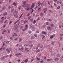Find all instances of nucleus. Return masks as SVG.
<instances>
[{"mask_svg":"<svg viewBox=\"0 0 63 63\" xmlns=\"http://www.w3.org/2000/svg\"><path fill=\"white\" fill-rule=\"evenodd\" d=\"M5 58V57H1V58L0 59L1 60H3Z\"/></svg>","mask_w":63,"mask_h":63,"instance_id":"obj_12","label":"nucleus"},{"mask_svg":"<svg viewBox=\"0 0 63 63\" xmlns=\"http://www.w3.org/2000/svg\"><path fill=\"white\" fill-rule=\"evenodd\" d=\"M28 22V20H25L24 22V23L25 24V23H26V22Z\"/></svg>","mask_w":63,"mask_h":63,"instance_id":"obj_11","label":"nucleus"},{"mask_svg":"<svg viewBox=\"0 0 63 63\" xmlns=\"http://www.w3.org/2000/svg\"><path fill=\"white\" fill-rule=\"evenodd\" d=\"M6 26V25L5 24L3 26V28H5V26Z\"/></svg>","mask_w":63,"mask_h":63,"instance_id":"obj_56","label":"nucleus"},{"mask_svg":"<svg viewBox=\"0 0 63 63\" xmlns=\"http://www.w3.org/2000/svg\"><path fill=\"white\" fill-rule=\"evenodd\" d=\"M3 45H2V47H4V45H5V43H3Z\"/></svg>","mask_w":63,"mask_h":63,"instance_id":"obj_50","label":"nucleus"},{"mask_svg":"<svg viewBox=\"0 0 63 63\" xmlns=\"http://www.w3.org/2000/svg\"><path fill=\"white\" fill-rule=\"evenodd\" d=\"M30 15V13H28V14L27 15V16H29Z\"/></svg>","mask_w":63,"mask_h":63,"instance_id":"obj_62","label":"nucleus"},{"mask_svg":"<svg viewBox=\"0 0 63 63\" xmlns=\"http://www.w3.org/2000/svg\"><path fill=\"white\" fill-rule=\"evenodd\" d=\"M60 8V6H59L58 7H57V9H59Z\"/></svg>","mask_w":63,"mask_h":63,"instance_id":"obj_39","label":"nucleus"},{"mask_svg":"<svg viewBox=\"0 0 63 63\" xmlns=\"http://www.w3.org/2000/svg\"><path fill=\"white\" fill-rule=\"evenodd\" d=\"M8 22L7 20H5L4 21V24H8Z\"/></svg>","mask_w":63,"mask_h":63,"instance_id":"obj_7","label":"nucleus"},{"mask_svg":"<svg viewBox=\"0 0 63 63\" xmlns=\"http://www.w3.org/2000/svg\"><path fill=\"white\" fill-rule=\"evenodd\" d=\"M4 17H3L1 18V19L0 20V22L1 23H2L3 22V21H4Z\"/></svg>","mask_w":63,"mask_h":63,"instance_id":"obj_4","label":"nucleus"},{"mask_svg":"<svg viewBox=\"0 0 63 63\" xmlns=\"http://www.w3.org/2000/svg\"><path fill=\"white\" fill-rule=\"evenodd\" d=\"M34 36L35 37H37V35L36 34H34Z\"/></svg>","mask_w":63,"mask_h":63,"instance_id":"obj_38","label":"nucleus"},{"mask_svg":"<svg viewBox=\"0 0 63 63\" xmlns=\"http://www.w3.org/2000/svg\"><path fill=\"white\" fill-rule=\"evenodd\" d=\"M33 8V7L32 6H31V8H30L31 10H32V8Z\"/></svg>","mask_w":63,"mask_h":63,"instance_id":"obj_55","label":"nucleus"},{"mask_svg":"<svg viewBox=\"0 0 63 63\" xmlns=\"http://www.w3.org/2000/svg\"><path fill=\"white\" fill-rule=\"evenodd\" d=\"M49 12H50L51 13H53L52 11H51V10H49Z\"/></svg>","mask_w":63,"mask_h":63,"instance_id":"obj_43","label":"nucleus"},{"mask_svg":"<svg viewBox=\"0 0 63 63\" xmlns=\"http://www.w3.org/2000/svg\"><path fill=\"white\" fill-rule=\"evenodd\" d=\"M19 21V20H17L14 23V24H16L17 23V22H18Z\"/></svg>","mask_w":63,"mask_h":63,"instance_id":"obj_33","label":"nucleus"},{"mask_svg":"<svg viewBox=\"0 0 63 63\" xmlns=\"http://www.w3.org/2000/svg\"><path fill=\"white\" fill-rule=\"evenodd\" d=\"M47 8H46L45 9H43V11H47Z\"/></svg>","mask_w":63,"mask_h":63,"instance_id":"obj_20","label":"nucleus"},{"mask_svg":"<svg viewBox=\"0 0 63 63\" xmlns=\"http://www.w3.org/2000/svg\"><path fill=\"white\" fill-rule=\"evenodd\" d=\"M18 12V11H16V10H15V11L14 12V13L13 14V15L14 16L16 17V16H17V14H17Z\"/></svg>","mask_w":63,"mask_h":63,"instance_id":"obj_2","label":"nucleus"},{"mask_svg":"<svg viewBox=\"0 0 63 63\" xmlns=\"http://www.w3.org/2000/svg\"><path fill=\"white\" fill-rule=\"evenodd\" d=\"M46 25H48L49 24V23L48 22H47L46 23Z\"/></svg>","mask_w":63,"mask_h":63,"instance_id":"obj_53","label":"nucleus"},{"mask_svg":"<svg viewBox=\"0 0 63 63\" xmlns=\"http://www.w3.org/2000/svg\"><path fill=\"white\" fill-rule=\"evenodd\" d=\"M21 40H22V39L21 38H20L19 39V42H21Z\"/></svg>","mask_w":63,"mask_h":63,"instance_id":"obj_22","label":"nucleus"},{"mask_svg":"<svg viewBox=\"0 0 63 63\" xmlns=\"http://www.w3.org/2000/svg\"><path fill=\"white\" fill-rule=\"evenodd\" d=\"M54 35H51L50 36V39H52L53 38V37L54 36Z\"/></svg>","mask_w":63,"mask_h":63,"instance_id":"obj_6","label":"nucleus"},{"mask_svg":"<svg viewBox=\"0 0 63 63\" xmlns=\"http://www.w3.org/2000/svg\"><path fill=\"white\" fill-rule=\"evenodd\" d=\"M40 51V50L39 49H38L36 51V52H39Z\"/></svg>","mask_w":63,"mask_h":63,"instance_id":"obj_36","label":"nucleus"},{"mask_svg":"<svg viewBox=\"0 0 63 63\" xmlns=\"http://www.w3.org/2000/svg\"><path fill=\"white\" fill-rule=\"evenodd\" d=\"M44 61H40L41 63H43L44 62Z\"/></svg>","mask_w":63,"mask_h":63,"instance_id":"obj_58","label":"nucleus"},{"mask_svg":"<svg viewBox=\"0 0 63 63\" xmlns=\"http://www.w3.org/2000/svg\"><path fill=\"white\" fill-rule=\"evenodd\" d=\"M21 9V6H20L18 8V10H20Z\"/></svg>","mask_w":63,"mask_h":63,"instance_id":"obj_35","label":"nucleus"},{"mask_svg":"<svg viewBox=\"0 0 63 63\" xmlns=\"http://www.w3.org/2000/svg\"><path fill=\"white\" fill-rule=\"evenodd\" d=\"M30 4H27L25 5V10L26 11H29L30 10Z\"/></svg>","mask_w":63,"mask_h":63,"instance_id":"obj_1","label":"nucleus"},{"mask_svg":"<svg viewBox=\"0 0 63 63\" xmlns=\"http://www.w3.org/2000/svg\"><path fill=\"white\" fill-rule=\"evenodd\" d=\"M54 42L53 41H52L51 42V44L52 45H54Z\"/></svg>","mask_w":63,"mask_h":63,"instance_id":"obj_25","label":"nucleus"},{"mask_svg":"<svg viewBox=\"0 0 63 63\" xmlns=\"http://www.w3.org/2000/svg\"><path fill=\"white\" fill-rule=\"evenodd\" d=\"M33 18H32L31 19H30V21H32L33 22V21H32V20H33Z\"/></svg>","mask_w":63,"mask_h":63,"instance_id":"obj_41","label":"nucleus"},{"mask_svg":"<svg viewBox=\"0 0 63 63\" xmlns=\"http://www.w3.org/2000/svg\"><path fill=\"white\" fill-rule=\"evenodd\" d=\"M3 38V37L2 36H1L0 37V40H1V39H2Z\"/></svg>","mask_w":63,"mask_h":63,"instance_id":"obj_54","label":"nucleus"},{"mask_svg":"<svg viewBox=\"0 0 63 63\" xmlns=\"http://www.w3.org/2000/svg\"><path fill=\"white\" fill-rule=\"evenodd\" d=\"M47 29L48 30H52V28L49 27H47Z\"/></svg>","mask_w":63,"mask_h":63,"instance_id":"obj_5","label":"nucleus"},{"mask_svg":"<svg viewBox=\"0 0 63 63\" xmlns=\"http://www.w3.org/2000/svg\"><path fill=\"white\" fill-rule=\"evenodd\" d=\"M52 60V59H47V61H51V60Z\"/></svg>","mask_w":63,"mask_h":63,"instance_id":"obj_10","label":"nucleus"},{"mask_svg":"<svg viewBox=\"0 0 63 63\" xmlns=\"http://www.w3.org/2000/svg\"><path fill=\"white\" fill-rule=\"evenodd\" d=\"M14 10H15V9H14V8L12 9L11 10V12L12 13H13V12H14Z\"/></svg>","mask_w":63,"mask_h":63,"instance_id":"obj_18","label":"nucleus"},{"mask_svg":"<svg viewBox=\"0 0 63 63\" xmlns=\"http://www.w3.org/2000/svg\"><path fill=\"white\" fill-rule=\"evenodd\" d=\"M16 26L15 28L14 29V30H16L17 29V27H16Z\"/></svg>","mask_w":63,"mask_h":63,"instance_id":"obj_29","label":"nucleus"},{"mask_svg":"<svg viewBox=\"0 0 63 63\" xmlns=\"http://www.w3.org/2000/svg\"><path fill=\"white\" fill-rule=\"evenodd\" d=\"M28 50V48H25V50Z\"/></svg>","mask_w":63,"mask_h":63,"instance_id":"obj_49","label":"nucleus"},{"mask_svg":"<svg viewBox=\"0 0 63 63\" xmlns=\"http://www.w3.org/2000/svg\"><path fill=\"white\" fill-rule=\"evenodd\" d=\"M12 23V21H11L9 23V25H11Z\"/></svg>","mask_w":63,"mask_h":63,"instance_id":"obj_32","label":"nucleus"},{"mask_svg":"<svg viewBox=\"0 0 63 63\" xmlns=\"http://www.w3.org/2000/svg\"><path fill=\"white\" fill-rule=\"evenodd\" d=\"M60 56H61V55H60V54H57V56L60 57Z\"/></svg>","mask_w":63,"mask_h":63,"instance_id":"obj_14","label":"nucleus"},{"mask_svg":"<svg viewBox=\"0 0 63 63\" xmlns=\"http://www.w3.org/2000/svg\"><path fill=\"white\" fill-rule=\"evenodd\" d=\"M40 19V17H38V19L36 20V21H38Z\"/></svg>","mask_w":63,"mask_h":63,"instance_id":"obj_45","label":"nucleus"},{"mask_svg":"<svg viewBox=\"0 0 63 63\" xmlns=\"http://www.w3.org/2000/svg\"><path fill=\"white\" fill-rule=\"evenodd\" d=\"M13 5H14V6H16V3L14 2L13 4Z\"/></svg>","mask_w":63,"mask_h":63,"instance_id":"obj_24","label":"nucleus"},{"mask_svg":"<svg viewBox=\"0 0 63 63\" xmlns=\"http://www.w3.org/2000/svg\"><path fill=\"white\" fill-rule=\"evenodd\" d=\"M28 46V44H25L24 45V46H25V47H26V46Z\"/></svg>","mask_w":63,"mask_h":63,"instance_id":"obj_59","label":"nucleus"},{"mask_svg":"<svg viewBox=\"0 0 63 63\" xmlns=\"http://www.w3.org/2000/svg\"><path fill=\"white\" fill-rule=\"evenodd\" d=\"M31 38L32 39H34L35 38V37L34 36H32Z\"/></svg>","mask_w":63,"mask_h":63,"instance_id":"obj_26","label":"nucleus"},{"mask_svg":"<svg viewBox=\"0 0 63 63\" xmlns=\"http://www.w3.org/2000/svg\"><path fill=\"white\" fill-rule=\"evenodd\" d=\"M5 49H6V47H4L3 48V49H2V50H5Z\"/></svg>","mask_w":63,"mask_h":63,"instance_id":"obj_44","label":"nucleus"},{"mask_svg":"<svg viewBox=\"0 0 63 63\" xmlns=\"http://www.w3.org/2000/svg\"><path fill=\"white\" fill-rule=\"evenodd\" d=\"M63 36V34H60V36H61L62 37Z\"/></svg>","mask_w":63,"mask_h":63,"instance_id":"obj_51","label":"nucleus"},{"mask_svg":"<svg viewBox=\"0 0 63 63\" xmlns=\"http://www.w3.org/2000/svg\"><path fill=\"white\" fill-rule=\"evenodd\" d=\"M5 9H6V7L5 6H3V7L2 8V10H4Z\"/></svg>","mask_w":63,"mask_h":63,"instance_id":"obj_13","label":"nucleus"},{"mask_svg":"<svg viewBox=\"0 0 63 63\" xmlns=\"http://www.w3.org/2000/svg\"><path fill=\"white\" fill-rule=\"evenodd\" d=\"M40 5H41V2H40L39 1L38 3L37 4V5H38V6H40Z\"/></svg>","mask_w":63,"mask_h":63,"instance_id":"obj_8","label":"nucleus"},{"mask_svg":"<svg viewBox=\"0 0 63 63\" xmlns=\"http://www.w3.org/2000/svg\"><path fill=\"white\" fill-rule=\"evenodd\" d=\"M23 15V14H22L19 17V18H20L22 16V15Z\"/></svg>","mask_w":63,"mask_h":63,"instance_id":"obj_34","label":"nucleus"},{"mask_svg":"<svg viewBox=\"0 0 63 63\" xmlns=\"http://www.w3.org/2000/svg\"><path fill=\"white\" fill-rule=\"evenodd\" d=\"M47 3L48 5H50V3H49V1H48Z\"/></svg>","mask_w":63,"mask_h":63,"instance_id":"obj_52","label":"nucleus"},{"mask_svg":"<svg viewBox=\"0 0 63 63\" xmlns=\"http://www.w3.org/2000/svg\"><path fill=\"white\" fill-rule=\"evenodd\" d=\"M28 33H29V34H31V31H29L28 32Z\"/></svg>","mask_w":63,"mask_h":63,"instance_id":"obj_42","label":"nucleus"},{"mask_svg":"<svg viewBox=\"0 0 63 63\" xmlns=\"http://www.w3.org/2000/svg\"><path fill=\"white\" fill-rule=\"evenodd\" d=\"M40 46H41V44L39 43L37 46V47H40Z\"/></svg>","mask_w":63,"mask_h":63,"instance_id":"obj_21","label":"nucleus"},{"mask_svg":"<svg viewBox=\"0 0 63 63\" xmlns=\"http://www.w3.org/2000/svg\"><path fill=\"white\" fill-rule=\"evenodd\" d=\"M41 9V7H38V11H40Z\"/></svg>","mask_w":63,"mask_h":63,"instance_id":"obj_28","label":"nucleus"},{"mask_svg":"<svg viewBox=\"0 0 63 63\" xmlns=\"http://www.w3.org/2000/svg\"><path fill=\"white\" fill-rule=\"evenodd\" d=\"M10 17H8L7 18V19H10Z\"/></svg>","mask_w":63,"mask_h":63,"instance_id":"obj_61","label":"nucleus"},{"mask_svg":"<svg viewBox=\"0 0 63 63\" xmlns=\"http://www.w3.org/2000/svg\"><path fill=\"white\" fill-rule=\"evenodd\" d=\"M36 58L37 60H40V59L39 58L36 57Z\"/></svg>","mask_w":63,"mask_h":63,"instance_id":"obj_23","label":"nucleus"},{"mask_svg":"<svg viewBox=\"0 0 63 63\" xmlns=\"http://www.w3.org/2000/svg\"><path fill=\"white\" fill-rule=\"evenodd\" d=\"M54 5L55 6H56V4L55 3H54Z\"/></svg>","mask_w":63,"mask_h":63,"instance_id":"obj_64","label":"nucleus"},{"mask_svg":"<svg viewBox=\"0 0 63 63\" xmlns=\"http://www.w3.org/2000/svg\"><path fill=\"white\" fill-rule=\"evenodd\" d=\"M25 26V29H23L22 30V31H25L27 29V28H28V25H26Z\"/></svg>","mask_w":63,"mask_h":63,"instance_id":"obj_3","label":"nucleus"},{"mask_svg":"<svg viewBox=\"0 0 63 63\" xmlns=\"http://www.w3.org/2000/svg\"><path fill=\"white\" fill-rule=\"evenodd\" d=\"M40 47L41 48H44V47L43 45H41Z\"/></svg>","mask_w":63,"mask_h":63,"instance_id":"obj_40","label":"nucleus"},{"mask_svg":"<svg viewBox=\"0 0 63 63\" xmlns=\"http://www.w3.org/2000/svg\"><path fill=\"white\" fill-rule=\"evenodd\" d=\"M35 5V3H33L32 5V7H34Z\"/></svg>","mask_w":63,"mask_h":63,"instance_id":"obj_16","label":"nucleus"},{"mask_svg":"<svg viewBox=\"0 0 63 63\" xmlns=\"http://www.w3.org/2000/svg\"><path fill=\"white\" fill-rule=\"evenodd\" d=\"M8 14V13L7 12H5V13H4L3 14V16H6V15Z\"/></svg>","mask_w":63,"mask_h":63,"instance_id":"obj_17","label":"nucleus"},{"mask_svg":"<svg viewBox=\"0 0 63 63\" xmlns=\"http://www.w3.org/2000/svg\"><path fill=\"white\" fill-rule=\"evenodd\" d=\"M22 6L23 7H25V6L24 5H22Z\"/></svg>","mask_w":63,"mask_h":63,"instance_id":"obj_63","label":"nucleus"},{"mask_svg":"<svg viewBox=\"0 0 63 63\" xmlns=\"http://www.w3.org/2000/svg\"><path fill=\"white\" fill-rule=\"evenodd\" d=\"M28 43H33V42H32V41H29L28 42Z\"/></svg>","mask_w":63,"mask_h":63,"instance_id":"obj_30","label":"nucleus"},{"mask_svg":"<svg viewBox=\"0 0 63 63\" xmlns=\"http://www.w3.org/2000/svg\"><path fill=\"white\" fill-rule=\"evenodd\" d=\"M23 4L24 5H25L26 4V1H24L23 2Z\"/></svg>","mask_w":63,"mask_h":63,"instance_id":"obj_31","label":"nucleus"},{"mask_svg":"<svg viewBox=\"0 0 63 63\" xmlns=\"http://www.w3.org/2000/svg\"><path fill=\"white\" fill-rule=\"evenodd\" d=\"M49 25H50L51 27H53L54 26V24H49Z\"/></svg>","mask_w":63,"mask_h":63,"instance_id":"obj_15","label":"nucleus"},{"mask_svg":"<svg viewBox=\"0 0 63 63\" xmlns=\"http://www.w3.org/2000/svg\"><path fill=\"white\" fill-rule=\"evenodd\" d=\"M36 32L37 33H39V31H37Z\"/></svg>","mask_w":63,"mask_h":63,"instance_id":"obj_57","label":"nucleus"},{"mask_svg":"<svg viewBox=\"0 0 63 63\" xmlns=\"http://www.w3.org/2000/svg\"><path fill=\"white\" fill-rule=\"evenodd\" d=\"M25 63L27 62H28V60L26 59L25 61Z\"/></svg>","mask_w":63,"mask_h":63,"instance_id":"obj_48","label":"nucleus"},{"mask_svg":"<svg viewBox=\"0 0 63 63\" xmlns=\"http://www.w3.org/2000/svg\"><path fill=\"white\" fill-rule=\"evenodd\" d=\"M43 13L41 12L40 13V16H43Z\"/></svg>","mask_w":63,"mask_h":63,"instance_id":"obj_27","label":"nucleus"},{"mask_svg":"<svg viewBox=\"0 0 63 63\" xmlns=\"http://www.w3.org/2000/svg\"><path fill=\"white\" fill-rule=\"evenodd\" d=\"M15 55L16 56H17V55H18V54L17 53H16L15 54Z\"/></svg>","mask_w":63,"mask_h":63,"instance_id":"obj_37","label":"nucleus"},{"mask_svg":"<svg viewBox=\"0 0 63 63\" xmlns=\"http://www.w3.org/2000/svg\"><path fill=\"white\" fill-rule=\"evenodd\" d=\"M42 33L43 34H44V35H46L47 33L46 32H45L44 31H42Z\"/></svg>","mask_w":63,"mask_h":63,"instance_id":"obj_9","label":"nucleus"},{"mask_svg":"<svg viewBox=\"0 0 63 63\" xmlns=\"http://www.w3.org/2000/svg\"><path fill=\"white\" fill-rule=\"evenodd\" d=\"M33 22L34 23H36V20H34Z\"/></svg>","mask_w":63,"mask_h":63,"instance_id":"obj_60","label":"nucleus"},{"mask_svg":"<svg viewBox=\"0 0 63 63\" xmlns=\"http://www.w3.org/2000/svg\"><path fill=\"white\" fill-rule=\"evenodd\" d=\"M9 49L10 51H12V49L11 48H10Z\"/></svg>","mask_w":63,"mask_h":63,"instance_id":"obj_46","label":"nucleus"},{"mask_svg":"<svg viewBox=\"0 0 63 63\" xmlns=\"http://www.w3.org/2000/svg\"><path fill=\"white\" fill-rule=\"evenodd\" d=\"M14 35L15 36H17V34L16 33H14Z\"/></svg>","mask_w":63,"mask_h":63,"instance_id":"obj_47","label":"nucleus"},{"mask_svg":"<svg viewBox=\"0 0 63 63\" xmlns=\"http://www.w3.org/2000/svg\"><path fill=\"white\" fill-rule=\"evenodd\" d=\"M58 60H59V59H58V58H56L55 59V61H58Z\"/></svg>","mask_w":63,"mask_h":63,"instance_id":"obj_19","label":"nucleus"}]
</instances>
